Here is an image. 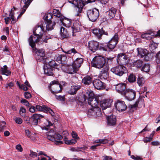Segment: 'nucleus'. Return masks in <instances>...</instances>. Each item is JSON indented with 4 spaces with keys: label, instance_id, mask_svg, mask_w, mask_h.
Wrapping results in <instances>:
<instances>
[{
    "label": "nucleus",
    "instance_id": "f257e3e1",
    "mask_svg": "<svg viewBox=\"0 0 160 160\" xmlns=\"http://www.w3.org/2000/svg\"><path fill=\"white\" fill-rule=\"evenodd\" d=\"M44 30L42 25L36 27L35 30L33 31V34L30 36L28 40L29 45L32 48L35 47L36 44L40 41L42 37L40 35L42 34Z\"/></svg>",
    "mask_w": 160,
    "mask_h": 160
},
{
    "label": "nucleus",
    "instance_id": "f03ea898",
    "mask_svg": "<svg viewBox=\"0 0 160 160\" xmlns=\"http://www.w3.org/2000/svg\"><path fill=\"white\" fill-rule=\"evenodd\" d=\"M60 65L57 63L55 60H52L49 61L48 64L44 66L43 69L44 73L47 76H53L55 69H59Z\"/></svg>",
    "mask_w": 160,
    "mask_h": 160
},
{
    "label": "nucleus",
    "instance_id": "7ed1b4c3",
    "mask_svg": "<svg viewBox=\"0 0 160 160\" xmlns=\"http://www.w3.org/2000/svg\"><path fill=\"white\" fill-rule=\"evenodd\" d=\"M95 0H68V2L73 4L77 8L76 9L77 13L76 15L77 16H80L81 13L83 6L86 3H88L94 2Z\"/></svg>",
    "mask_w": 160,
    "mask_h": 160
},
{
    "label": "nucleus",
    "instance_id": "20e7f679",
    "mask_svg": "<svg viewBox=\"0 0 160 160\" xmlns=\"http://www.w3.org/2000/svg\"><path fill=\"white\" fill-rule=\"evenodd\" d=\"M29 111L31 112L34 113L37 111H42L47 113L50 114L52 116H55V113L50 108L45 105L41 106L37 105L35 107L33 106L30 104L29 107Z\"/></svg>",
    "mask_w": 160,
    "mask_h": 160
},
{
    "label": "nucleus",
    "instance_id": "39448f33",
    "mask_svg": "<svg viewBox=\"0 0 160 160\" xmlns=\"http://www.w3.org/2000/svg\"><path fill=\"white\" fill-rule=\"evenodd\" d=\"M106 59L102 56H98L95 57L92 61L91 64L93 67L101 69L105 68L108 67L106 65Z\"/></svg>",
    "mask_w": 160,
    "mask_h": 160
},
{
    "label": "nucleus",
    "instance_id": "423d86ee",
    "mask_svg": "<svg viewBox=\"0 0 160 160\" xmlns=\"http://www.w3.org/2000/svg\"><path fill=\"white\" fill-rule=\"evenodd\" d=\"M32 49V52L37 55L36 58L38 62H44L46 61L47 57L45 56V51L44 49H38L35 47Z\"/></svg>",
    "mask_w": 160,
    "mask_h": 160
},
{
    "label": "nucleus",
    "instance_id": "0eeeda50",
    "mask_svg": "<svg viewBox=\"0 0 160 160\" xmlns=\"http://www.w3.org/2000/svg\"><path fill=\"white\" fill-rule=\"evenodd\" d=\"M87 13L89 20L93 22L96 21L99 16V10L96 8L88 10Z\"/></svg>",
    "mask_w": 160,
    "mask_h": 160
},
{
    "label": "nucleus",
    "instance_id": "6e6552de",
    "mask_svg": "<svg viewBox=\"0 0 160 160\" xmlns=\"http://www.w3.org/2000/svg\"><path fill=\"white\" fill-rule=\"evenodd\" d=\"M111 71L115 74L120 77L127 72V70L126 67L120 65L112 68Z\"/></svg>",
    "mask_w": 160,
    "mask_h": 160
},
{
    "label": "nucleus",
    "instance_id": "1a4fd4ad",
    "mask_svg": "<svg viewBox=\"0 0 160 160\" xmlns=\"http://www.w3.org/2000/svg\"><path fill=\"white\" fill-rule=\"evenodd\" d=\"M119 40L118 35L117 33H116L111 39L107 42L109 52L112 51L115 48L116 45L119 42Z\"/></svg>",
    "mask_w": 160,
    "mask_h": 160
},
{
    "label": "nucleus",
    "instance_id": "9d476101",
    "mask_svg": "<svg viewBox=\"0 0 160 160\" xmlns=\"http://www.w3.org/2000/svg\"><path fill=\"white\" fill-rule=\"evenodd\" d=\"M93 33L95 37L99 40L102 39L103 35L107 36L109 35L108 31H106V28L103 27L101 28H95L93 30Z\"/></svg>",
    "mask_w": 160,
    "mask_h": 160
},
{
    "label": "nucleus",
    "instance_id": "9b49d317",
    "mask_svg": "<svg viewBox=\"0 0 160 160\" xmlns=\"http://www.w3.org/2000/svg\"><path fill=\"white\" fill-rule=\"evenodd\" d=\"M117 61L119 65H126L129 62L130 59L127 55L122 53L118 55Z\"/></svg>",
    "mask_w": 160,
    "mask_h": 160
},
{
    "label": "nucleus",
    "instance_id": "f8f14e48",
    "mask_svg": "<svg viewBox=\"0 0 160 160\" xmlns=\"http://www.w3.org/2000/svg\"><path fill=\"white\" fill-rule=\"evenodd\" d=\"M87 114L89 117L92 116L95 118H97L101 116L102 113L101 108L97 107H93L89 109L88 111Z\"/></svg>",
    "mask_w": 160,
    "mask_h": 160
},
{
    "label": "nucleus",
    "instance_id": "ddd939ff",
    "mask_svg": "<svg viewBox=\"0 0 160 160\" xmlns=\"http://www.w3.org/2000/svg\"><path fill=\"white\" fill-rule=\"evenodd\" d=\"M62 68L64 72L70 74L76 73L78 70L73 63L72 65H62Z\"/></svg>",
    "mask_w": 160,
    "mask_h": 160
},
{
    "label": "nucleus",
    "instance_id": "4468645a",
    "mask_svg": "<svg viewBox=\"0 0 160 160\" xmlns=\"http://www.w3.org/2000/svg\"><path fill=\"white\" fill-rule=\"evenodd\" d=\"M43 116L37 113L34 114L29 118V122L27 123L33 125H37L39 122L41 118H43Z\"/></svg>",
    "mask_w": 160,
    "mask_h": 160
},
{
    "label": "nucleus",
    "instance_id": "2eb2a0df",
    "mask_svg": "<svg viewBox=\"0 0 160 160\" xmlns=\"http://www.w3.org/2000/svg\"><path fill=\"white\" fill-rule=\"evenodd\" d=\"M136 92L133 89H127L122 96H124L126 99L129 101L134 100L136 97Z\"/></svg>",
    "mask_w": 160,
    "mask_h": 160
},
{
    "label": "nucleus",
    "instance_id": "dca6fc26",
    "mask_svg": "<svg viewBox=\"0 0 160 160\" xmlns=\"http://www.w3.org/2000/svg\"><path fill=\"white\" fill-rule=\"evenodd\" d=\"M114 106L116 109L119 111L123 112L127 108V107L124 101L117 100L114 103Z\"/></svg>",
    "mask_w": 160,
    "mask_h": 160
},
{
    "label": "nucleus",
    "instance_id": "f3484780",
    "mask_svg": "<svg viewBox=\"0 0 160 160\" xmlns=\"http://www.w3.org/2000/svg\"><path fill=\"white\" fill-rule=\"evenodd\" d=\"M99 42L97 41L92 40L88 42V46L91 51L95 52L98 50Z\"/></svg>",
    "mask_w": 160,
    "mask_h": 160
},
{
    "label": "nucleus",
    "instance_id": "a211bd4d",
    "mask_svg": "<svg viewBox=\"0 0 160 160\" xmlns=\"http://www.w3.org/2000/svg\"><path fill=\"white\" fill-rule=\"evenodd\" d=\"M93 84L94 87L97 89H103L105 88V83L102 82L99 79L94 80L93 82Z\"/></svg>",
    "mask_w": 160,
    "mask_h": 160
},
{
    "label": "nucleus",
    "instance_id": "6ab92c4d",
    "mask_svg": "<svg viewBox=\"0 0 160 160\" xmlns=\"http://www.w3.org/2000/svg\"><path fill=\"white\" fill-rule=\"evenodd\" d=\"M112 100L109 99H105L100 101V105L102 110H105L111 106Z\"/></svg>",
    "mask_w": 160,
    "mask_h": 160
},
{
    "label": "nucleus",
    "instance_id": "aec40b11",
    "mask_svg": "<svg viewBox=\"0 0 160 160\" xmlns=\"http://www.w3.org/2000/svg\"><path fill=\"white\" fill-rule=\"evenodd\" d=\"M126 84L125 83H119L116 85L115 89L117 92L123 95L126 89Z\"/></svg>",
    "mask_w": 160,
    "mask_h": 160
},
{
    "label": "nucleus",
    "instance_id": "412c9836",
    "mask_svg": "<svg viewBox=\"0 0 160 160\" xmlns=\"http://www.w3.org/2000/svg\"><path fill=\"white\" fill-rule=\"evenodd\" d=\"M107 123L108 126H114L116 124V116L113 115L107 117Z\"/></svg>",
    "mask_w": 160,
    "mask_h": 160
},
{
    "label": "nucleus",
    "instance_id": "4be33fe9",
    "mask_svg": "<svg viewBox=\"0 0 160 160\" xmlns=\"http://www.w3.org/2000/svg\"><path fill=\"white\" fill-rule=\"evenodd\" d=\"M53 90H52L51 86H48L49 89L52 93H57L60 92L62 91V86L60 84H56L53 86Z\"/></svg>",
    "mask_w": 160,
    "mask_h": 160
},
{
    "label": "nucleus",
    "instance_id": "5701e85b",
    "mask_svg": "<svg viewBox=\"0 0 160 160\" xmlns=\"http://www.w3.org/2000/svg\"><path fill=\"white\" fill-rule=\"evenodd\" d=\"M67 59V57L64 54H57L54 58V60L57 62H59V63L61 64L65 62Z\"/></svg>",
    "mask_w": 160,
    "mask_h": 160
},
{
    "label": "nucleus",
    "instance_id": "b1692460",
    "mask_svg": "<svg viewBox=\"0 0 160 160\" xmlns=\"http://www.w3.org/2000/svg\"><path fill=\"white\" fill-rule=\"evenodd\" d=\"M60 23H61L62 24L67 27H70L71 25V20L65 18L63 16L61 17L60 19Z\"/></svg>",
    "mask_w": 160,
    "mask_h": 160
},
{
    "label": "nucleus",
    "instance_id": "393cba45",
    "mask_svg": "<svg viewBox=\"0 0 160 160\" xmlns=\"http://www.w3.org/2000/svg\"><path fill=\"white\" fill-rule=\"evenodd\" d=\"M83 95L85 97L86 99L88 100V102L94 99L95 96L93 92L90 89L86 90L85 93Z\"/></svg>",
    "mask_w": 160,
    "mask_h": 160
},
{
    "label": "nucleus",
    "instance_id": "a878e982",
    "mask_svg": "<svg viewBox=\"0 0 160 160\" xmlns=\"http://www.w3.org/2000/svg\"><path fill=\"white\" fill-rule=\"evenodd\" d=\"M137 56L141 58H143L148 50L145 48H137Z\"/></svg>",
    "mask_w": 160,
    "mask_h": 160
},
{
    "label": "nucleus",
    "instance_id": "bb28decb",
    "mask_svg": "<svg viewBox=\"0 0 160 160\" xmlns=\"http://www.w3.org/2000/svg\"><path fill=\"white\" fill-rule=\"evenodd\" d=\"M100 101L98 99V97H94V98L92 99L88 102V104L91 105L93 107H98V105H100Z\"/></svg>",
    "mask_w": 160,
    "mask_h": 160
},
{
    "label": "nucleus",
    "instance_id": "cd10ccee",
    "mask_svg": "<svg viewBox=\"0 0 160 160\" xmlns=\"http://www.w3.org/2000/svg\"><path fill=\"white\" fill-rule=\"evenodd\" d=\"M44 22H43L41 26L43 24V28L45 27L44 25L46 24V30H51L54 29V27L56 25V22H52V21H47V22H45V24H44Z\"/></svg>",
    "mask_w": 160,
    "mask_h": 160
},
{
    "label": "nucleus",
    "instance_id": "c85d7f7f",
    "mask_svg": "<svg viewBox=\"0 0 160 160\" xmlns=\"http://www.w3.org/2000/svg\"><path fill=\"white\" fill-rule=\"evenodd\" d=\"M154 34L153 32L151 30L145 32L141 35V37L143 39L147 40H150L152 38V35H151L152 34Z\"/></svg>",
    "mask_w": 160,
    "mask_h": 160
},
{
    "label": "nucleus",
    "instance_id": "c756f323",
    "mask_svg": "<svg viewBox=\"0 0 160 160\" xmlns=\"http://www.w3.org/2000/svg\"><path fill=\"white\" fill-rule=\"evenodd\" d=\"M71 28H72V36H74L75 35H74V33L80 32L81 26L77 22H74L73 23V25L72 26Z\"/></svg>",
    "mask_w": 160,
    "mask_h": 160
},
{
    "label": "nucleus",
    "instance_id": "7c9ffc66",
    "mask_svg": "<svg viewBox=\"0 0 160 160\" xmlns=\"http://www.w3.org/2000/svg\"><path fill=\"white\" fill-rule=\"evenodd\" d=\"M117 12V10L115 8H111L108 11V17L110 19L114 18V19H118V18L115 17V14Z\"/></svg>",
    "mask_w": 160,
    "mask_h": 160
},
{
    "label": "nucleus",
    "instance_id": "2f4dec72",
    "mask_svg": "<svg viewBox=\"0 0 160 160\" xmlns=\"http://www.w3.org/2000/svg\"><path fill=\"white\" fill-rule=\"evenodd\" d=\"M77 99V103L78 105L83 106L87 103L86 100L83 95L78 97Z\"/></svg>",
    "mask_w": 160,
    "mask_h": 160
},
{
    "label": "nucleus",
    "instance_id": "473e14b6",
    "mask_svg": "<svg viewBox=\"0 0 160 160\" xmlns=\"http://www.w3.org/2000/svg\"><path fill=\"white\" fill-rule=\"evenodd\" d=\"M0 72L2 75H4L8 76L11 75V72L8 70V67L6 65L2 67L0 69Z\"/></svg>",
    "mask_w": 160,
    "mask_h": 160
},
{
    "label": "nucleus",
    "instance_id": "72a5a7b5",
    "mask_svg": "<svg viewBox=\"0 0 160 160\" xmlns=\"http://www.w3.org/2000/svg\"><path fill=\"white\" fill-rule=\"evenodd\" d=\"M60 34L61 37L63 38H67L69 37V34L67 29L62 27L61 28Z\"/></svg>",
    "mask_w": 160,
    "mask_h": 160
},
{
    "label": "nucleus",
    "instance_id": "f704fd0d",
    "mask_svg": "<svg viewBox=\"0 0 160 160\" xmlns=\"http://www.w3.org/2000/svg\"><path fill=\"white\" fill-rule=\"evenodd\" d=\"M92 78L89 75L85 76L82 80V82L86 85H89L92 83Z\"/></svg>",
    "mask_w": 160,
    "mask_h": 160
},
{
    "label": "nucleus",
    "instance_id": "c9c22d12",
    "mask_svg": "<svg viewBox=\"0 0 160 160\" xmlns=\"http://www.w3.org/2000/svg\"><path fill=\"white\" fill-rule=\"evenodd\" d=\"M144 62L141 60L139 59L135 61L132 62V65L134 67L141 69Z\"/></svg>",
    "mask_w": 160,
    "mask_h": 160
},
{
    "label": "nucleus",
    "instance_id": "e433bc0d",
    "mask_svg": "<svg viewBox=\"0 0 160 160\" xmlns=\"http://www.w3.org/2000/svg\"><path fill=\"white\" fill-rule=\"evenodd\" d=\"M83 59L82 58H77L73 62V64L78 70V69L81 67L83 63Z\"/></svg>",
    "mask_w": 160,
    "mask_h": 160
},
{
    "label": "nucleus",
    "instance_id": "4c0bfd02",
    "mask_svg": "<svg viewBox=\"0 0 160 160\" xmlns=\"http://www.w3.org/2000/svg\"><path fill=\"white\" fill-rule=\"evenodd\" d=\"M80 87L81 86L79 85H75L71 86L70 89L68 91V92L71 95L75 94L77 91L80 89Z\"/></svg>",
    "mask_w": 160,
    "mask_h": 160
},
{
    "label": "nucleus",
    "instance_id": "58836bf2",
    "mask_svg": "<svg viewBox=\"0 0 160 160\" xmlns=\"http://www.w3.org/2000/svg\"><path fill=\"white\" fill-rule=\"evenodd\" d=\"M98 50L100 51L109 52L107 42H102L99 43Z\"/></svg>",
    "mask_w": 160,
    "mask_h": 160
},
{
    "label": "nucleus",
    "instance_id": "ea45409f",
    "mask_svg": "<svg viewBox=\"0 0 160 160\" xmlns=\"http://www.w3.org/2000/svg\"><path fill=\"white\" fill-rule=\"evenodd\" d=\"M52 125V124L50 121L46 119L43 123V126L42 127V129L48 131L49 129V127Z\"/></svg>",
    "mask_w": 160,
    "mask_h": 160
},
{
    "label": "nucleus",
    "instance_id": "a19ab883",
    "mask_svg": "<svg viewBox=\"0 0 160 160\" xmlns=\"http://www.w3.org/2000/svg\"><path fill=\"white\" fill-rule=\"evenodd\" d=\"M108 67H106L105 68L102 69L100 72L101 77H103L104 79L106 78L108 76Z\"/></svg>",
    "mask_w": 160,
    "mask_h": 160
},
{
    "label": "nucleus",
    "instance_id": "79ce46f5",
    "mask_svg": "<svg viewBox=\"0 0 160 160\" xmlns=\"http://www.w3.org/2000/svg\"><path fill=\"white\" fill-rule=\"evenodd\" d=\"M137 81V83L140 87L143 86L145 82L144 78L142 75L138 76Z\"/></svg>",
    "mask_w": 160,
    "mask_h": 160
},
{
    "label": "nucleus",
    "instance_id": "37998d69",
    "mask_svg": "<svg viewBox=\"0 0 160 160\" xmlns=\"http://www.w3.org/2000/svg\"><path fill=\"white\" fill-rule=\"evenodd\" d=\"M150 65L149 64L144 63L141 70L143 72L148 73L150 71Z\"/></svg>",
    "mask_w": 160,
    "mask_h": 160
},
{
    "label": "nucleus",
    "instance_id": "c03bdc74",
    "mask_svg": "<svg viewBox=\"0 0 160 160\" xmlns=\"http://www.w3.org/2000/svg\"><path fill=\"white\" fill-rule=\"evenodd\" d=\"M145 56L143 58L146 61H151L153 57V53L149 52L148 50L147 53H146Z\"/></svg>",
    "mask_w": 160,
    "mask_h": 160
},
{
    "label": "nucleus",
    "instance_id": "a18cd8bd",
    "mask_svg": "<svg viewBox=\"0 0 160 160\" xmlns=\"http://www.w3.org/2000/svg\"><path fill=\"white\" fill-rule=\"evenodd\" d=\"M53 17V15L52 13H48L47 14H45L43 18L45 22L47 21H52L51 20L52 18Z\"/></svg>",
    "mask_w": 160,
    "mask_h": 160
},
{
    "label": "nucleus",
    "instance_id": "49530a36",
    "mask_svg": "<svg viewBox=\"0 0 160 160\" xmlns=\"http://www.w3.org/2000/svg\"><path fill=\"white\" fill-rule=\"evenodd\" d=\"M63 140L65 144L69 145H73L77 142V141L75 139H72L70 140H68V138L66 137H65L63 139Z\"/></svg>",
    "mask_w": 160,
    "mask_h": 160
},
{
    "label": "nucleus",
    "instance_id": "de8ad7c7",
    "mask_svg": "<svg viewBox=\"0 0 160 160\" xmlns=\"http://www.w3.org/2000/svg\"><path fill=\"white\" fill-rule=\"evenodd\" d=\"M53 12L54 15L58 17V20L60 19V18L61 17L63 16L62 15L59 10H58L54 9L53 11Z\"/></svg>",
    "mask_w": 160,
    "mask_h": 160
},
{
    "label": "nucleus",
    "instance_id": "09e8293b",
    "mask_svg": "<svg viewBox=\"0 0 160 160\" xmlns=\"http://www.w3.org/2000/svg\"><path fill=\"white\" fill-rule=\"evenodd\" d=\"M128 81L130 82H134L136 80V78L135 76L132 74H131L128 77Z\"/></svg>",
    "mask_w": 160,
    "mask_h": 160
},
{
    "label": "nucleus",
    "instance_id": "8fccbe9b",
    "mask_svg": "<svg viewBox=\"0 0 160 160\" xmlns=\"http://www.w3.org/2000/svg\"><path fill=\"white\" fill-rule=\"evenodd\" d=\"M63 52L65 53L68 54H71L72 53H73L74 54L76 53H78L81 55V54L79 52H78L74 48H72L71 49L67 51H63Z\"/></svg>",
    "mask_w": 160,
    "mask_h": 160
},
{
    "label": "nucleus",
    "instance_id": "3c124183",
    "mask_svg": "<svg viewBox=\"0 0 160 160\" xmlns=\"http://www.w3.org/2000/svg\"><path fill=\"white\" fill-rule=\"evenodd\" d=\"M51 131L48 132L47 133V138L51 141H53L54 140L53 134L54 133V132H53V134H52V131L54 132V130L53 129L51 130Z\"/></svg>",
    "mask_w": 160,
    "mask_h": 160
},
{
    "label": "nucleus",
    "instance_id": "603ef678",
    "mask_svg": "<svg viewBox=\"0 0 160 160\" xmlns=\"http://www.w3.org/2000/svg\"><path fill=\"white\" fill-rule=\"evenodd\" d=\"M26 112V109L23 107H21L19 110V114L22 117L25 116V113Z\"/></svg>",
    "mask_w": 160,
    "mask_h": 160
},
{
    "label": "nucleus",
    "instance_id": "864d4df0",
    "mask_svg": "<svg viewBox=\"0 0 160 160\" xmlns=\"http://www.w3.org/2000/svg\"><path fill=\"white\" fill-rule=\"evenodd\" d=\"M114 58L109 57L107 59H106V66H108V65L111 64Z\"/></svg>",
    "mask_w": 160,
    "mask_h": 160
},
{
    "label": "nucleus",
    "instance_id": "5fc2aeb1",
    "mask_svg": "<svg viewBox=\"0 0 160 160\" xmlns=\"http://www.w3.org/2000/svg\"><path fill=\"white\" fill-rule=\"evenodd\" d=\"M33 0H25L24 2V5L23 6V8L27 9L30 3H31Z\"/></svg>",
    "mask_w": 160,
    "mask_h": 160
},
{
    "label": "nucleus",
    "instance_id": "6e6d98bb",
    "mask_svg": "<svg viewBox=\"0 0 160 160\" xmlns=\"http://www.w3.org/2000/svg\"><path fill=\"white\" fill-rule=\"evenodd\" d=\"M6 122L3 121L2 122H0V132H3L5 128L6 127Z\"/></svg>",
    "mask_w": 160,
    "mask_h": 160
},
{
    "label": "nucleus",
    "instance_id": "4d7b16f0",
    "mask_svg": "<svg viewBox=\"0 0 160 160\" xmlns=\"http://www.w3.org/2000/svg\"><path fill=\"white\" fill-rule=\"evenodd\" d=\"M20 102L21 103L23 104L27 107H29L30 104V103L27 100L24 99L22 98Z\"/></svg>",
    "mask_w": 160,
    "mask_h": 160
},
{
    "label": "nucleus",
    "instance_id": "13d9d810",
    "mask_svg": "<svg viewBox=\"0 0 160 160\" xmlns=\"http://www.w3.org/2000/svg\"><path fill=\"white\" fill-rule=\"evenodd\" d=\"M55 97L58 100L63 102H64L65 101V95L62 96L61 95L57 96L55 95Z\"/></svg>",
    "mask_w": 160,
    "mask_h": 160
},
{
    "label": "nucleus",
    "instance_id": "bf43d9fd",
    "mask_svg": "<svg viewBox=\"0 0 160 160\" xmlns=\"http://www.w3.org/2000/svg\"><path fill=\"white\" fill-rule=\"evenodd\" d=\"M155 57V61L157 63H160V51L156 54Z\"/></svg>",
    "mask_w": 160,
    "mask_h": 160
},
{
    "label": "nucleus",
    "instance_id": "052dcab7",
    "mask_svg": "<svg viewBox=\"0 0 160 160\" xmlns=\"http://www.w3.org/2000/svg\"><path fill=\"white\" fill-rule=\"evenodd\" d=\"M153 139V138L152 137H146L144 138L143 139V141L145 143L150 142Z\"/></svg>",
    "mask_w": 160,
    "mask_h": 160
},
{
    "label": "nucleus",
    "instance_id": "680f3d73",
    "mask_svg": "<svg viewBox=\"0 0 160 160\" xmlns=\"http://www.w3.org/2000/svg\"><path fill=\"white\" fill-rule=\"evenodd\" d=\"M54 140L56 139L58 140L61 139L62 138V136L58 133L53 134Z\"/></svg>",
    "mask_w": 160,
    "mask_h": 160
},
{
    "label": "nucleus",
    "instance_id": "e2e57ef3",
    "mask_svg": "<svg viewBox=\"0 0 160 160\" xmlns=\"http://www.w3.org/2000/svg\"><path fill=\"white\" fill-rule=\"evenodd\" d=\"M15 120L16 123L19 124H21L23 121L22 119L20 118H16Z\"/></svg>",
    "mask_w": 160,
    "mask_h": 160
},
{
    "label": "nucleus",
    "instance_id": "0e129e2a",
    "mask_svg": "<svg viewBox=\"0 0 160 160\" xmlns=\"http://www.w3.org/2000/svg\"><path fill=\"white\" fill-rule=\"evenodd\" d=\"M43 31L42 34L40 35V36H41V37H42L41 39H42V40H41V41H42L43 42L47 43L48 42L47 40H48V39L45 36H43Z\"/></svg>",
    "mask_w": 160,
    "mask_h": 160
},
{
    "label": "nucleus",
    "instance_id": "69168bd1",
    "mask_svg": "<svg viewBox=\"0 0 160 160\" xmlns=\"http://www.w3.org/2000/svg\"><path fill=\"white\" fill-rule=\"evenodd\" d=\"M30 153L29 154L30 157L34 158L37 156V153L36 152H34L32 150H30Z\"/></svg>",
    "mask_w": 160,
    "mask_h": 160
},
{
    "label": "nucleus",
    "instance_id": "338daca9",
    "mask_svg": "<svg viewBox=\"0 0 160 160\" xmlns=\"http://www.w3.org/2000/svg\"><path fill=\"white\" fill-rule=\"evenodd\" d=\"M24 97L28 99L32 97V95L30 92H25L24 93Z\"/></svg>",
    "mask_w": 160,
    "mask_h": 160
},
{
    "label": "nucleus",
    "instance_id": "774afa93",
    "mask_svg": "<svg viewBox=\"0 0 160 160\" xmlns=\"http://www.w3.org/2000/svg\"><path fill=\"white\" fill-rule=\"evenodd\" d=\"M78 98V97H71L69 99V101L71 102H74L75 101L77 102V98Z\"/></svg>",
    "mask_w": 160,
    "mask_h": 160
}]
</instances>
